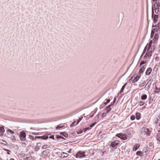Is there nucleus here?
I'll list each match as a JSON object with an SVG mask.
<instances>
[{
	"instance_id": "f257e3e1",
	"label": "nucleus",
	"mask_w": 160,
	"mask_h": 160,
	"mask_svg": "<svg viewBox=\"0 0 160 160\" xmlns=\"http://www.w3.org/2000/svg\"><path fill=\"white\" fill-rule=\"evenodd\" d=\"M141 133L142 135H146V136H149L150 135L151 131L148 128L146 127H143L140 130Z\"/></svg>"
},
{
	"instance_id": "f03ea898",
	"label": "nucleus",
	"mask_w": 160,
	"mask_h": 160,
	"mask_svg": "<svg viewBox=\"0 0 160 160\" xmlns=\"http://www.w3.org/2000/svg\"><path fill=\"white\" fill-rule=\"evenodd\" d=\"M85 152H82L81 151H79L76 154V157L77 158H81L84 157L86 155L85 154Z\"/></svg>"
},
{
	"instance_id": "7ed1b4c3",
	"label": "nucleus",
	"mask_w": 160,
	"mask_h": 160,
	"mask_svg": "<svg viewBox=\"0 0 160 160\" xmlns=\"http://www.w3.org/2000/svg\"><path fill=\"white\" fill-rule=\"evenodd\" d=\"M153 6H152V17L153 18V22L156 23L158 21V15L155 14L154 17H153V14H154V10H153Z\"/></svg>"
},
{
	"instance_id": "20e7f679",
	"label": "nucleus",
	"mask_w": 160,
	"mask_h": 160,
	"mask_svg": "<svg viewBox=\"0 0 160 160\" xmlns=\"http://www.w3.org/2000/svg\"><path fill=\"white\" fill-rule=\"evenodd\" d=\"M118 143L119 141L116 140L115 141H113L111 142L110 146L116 149L117 148V146L118 144Z\"/></svg>"
},
{
	"instance_id": "39448f33",
	"label": "nucleus",
	"mask_w": 160,
	"mask_h": 160,
	"mask_svg": "<svg viewBox=\"0 0 160 160\" xmlns=\"http://www.w3.org/2000/svg\"><path fill=\"white\" fill-rule=\"evenodd\" d=\"M26 137V133L24 131H22L20 132V139L21 140L24 141V138H25Z\"/></svg>"
},
{
	"instance_id": "423d86ee",
	"label": "nucleus",
	"mask_w": 160,
	"mask_h": 160,
	"mask_svg": "<svg viewBox=\"0 0 160 160\" xmlns=\"http://www.w3.org/2000/svg\"><path fill=\"white\" fill-rule=\"evenodd\" d=\"M50 150L49 149H47L43 151L42 153V156L45 157L47 156L50 152Z\"/></svg>"
},
{
	"instance_id": "0eeeda50",
	"label": "nucleus",
	"mask_w": 160,
	"mask_h": 160,
	"mask_svg": "<svg viewBox=\"0 0 160 160\" xmlns=\"http://www.w3.org/2000/svg\"><path fill=\"white\" fill-rule=\"evenodd\" d=\"M146 65H144L142 66H141V68L140 69L139 71V72H138V73L139 74H142V73L144 72L145 70V69L146 68Z\"/></svg>"
},
{
	"instance_id": "6e6552de",
	"label": "nucleus",
	"mask_w": 160,
	"mask_h": 160,
	"mask_svg": "<svg viewBox=\"0 0 160 160\" xmlns=\"http://www.w3.org/2000/svg\"><path fill=\"white\" fill-rule=\"evenodd\" d=\"M152 43V41H151L149 43L148 47V50L146 53L145 54V55L144 56V58L145 59L146 58H147L148 56V50H150V48L151 47V45Z\"/></svg>"
},
{
	"instance_id": "1a4fd4ad",
	"label": "nucleus",
	"mask_w": 160,
	"mask_h": 160,
	"mask_svg": "<svg viewBox=\"0 0 160 160\" xmlns=\"http://www.w3.org/2000/svg\"><path fill=\"white\" fill-rule=\"evenodd\" d=\"M159 37L158 32L156 33L154 37L153 38V41L154 42H156L158 39Z\"/></svg>"
},
{
	"instance_id": "9d476101",
	"label": "nucleus",
	"mask_w": 160,
	"mask_h": 160,
	"mask_svg": "<svg viewBox=\"0 0 160 160\" xmlns=\"http://www.w3.org/2000/svg\"><path fill=\"white\" fill-rule=\"evenodd\" d=\"M152 71V69L151 68H148L146 72H145V74L146 75H149L150 74L151 72Z\"/></svg>"
},
{
	"instance_id": "9b49d317",
	"label": "nucleus",
	"mask_w": 160,
	"mask_h": 160,
	"mask_svg": "<svg viewBox=\"0 0 160 160\" xmlns=\"http://www.w3.org/2000/svg\"><path fill=\"white\" fill-rule=\"evenodd\" d=\"M155 123L158 125L160 126V115L159 116L155 121Z\"/></svg>"
},
{
	"instance_id": "f8f14e48",
	"label": "nucleus",
	"mask_w": 160,
	"mask_h": 160,
	"mask_svg": "<svg viewBox=\"0 0 160 160\" xmlns=\"http://www.w3.org/2000/svg\"><path fill=\"white\" fill-rule=\"evenodd\" d=\"M141 77V74L137 76L132 81V83H134L137 82Z\"/></svg>"
},
{
	"instance_id": "ddd939ff",
	"label": "nucleus",
	"mask_w": 160,
	"mask_h": 160,
	"mask_svg": "<svg viewBox=\"0 0 160 160\" xmlns=\"http://www.w3.org/2000/svg\"><path fill=\"white\" fill-rule=\"evenodd\" d=\"M140 147V145L139 144H137L133 146V150L134 151H136Z\"/></svg>"
},
{
	"instance_id": "4468645a",
	"label": "nucleus",
	"mask_w": 160,
	"mask_h": 160,
	"mask_svg": "<svg viewBox=\"0 0 160 160\" xmlns=\"http://www.w3.org/2000/svg\"><path fill=\"white\" fill-rule=\"evenodd\" d=\"M111 108L110 107L107 106L105 108L104 110L108 113L111 111Z\"/></svg>"
},
{
	"instance_id": "2eb2a0df",
	"label": "nucleus",
	"mask_w": 160,
	"mask_h": 160,
	"mask_svg": "<svg viewBox=\"0 0 160 160\" xmlns=\"http://www.w3.org/2000/svg\"><path fill=\"white\" fill-rule=\"evenodd\" d=\"M68 156V154L63 152L61 154V157L62 158H64L67 157Z\"/></svg>"
},
{
	"instance_id": "dca6fc26",
	"label": "nucleus",
	"mask_w": 160,
	"mask_h": 160,
	"mask_svg": "<svg viewBox=\"0 0 160 160\" xmlns=\"http://www.w3.org/2000/svg\"><path fill=\"white\" fill-rule=\"evenodd\" d=\"M127 84V83H125L122 87V88L121 89L120 92L119 94H121L122 92L123 91L124 89L126 87V85Z\"/></svg>"
},
{
	"instance_id": "f3484780",
	"label": "nucleus",
	"mask_w": 160,
	"mask_h": 160,
	"mask_svg": "<svg viewBox=\"0 0 160 160\" xmlns=\"http://www.w3.org/2000/svg\"><path fill=\"white\" fill-rule=\"evenodd\" d=\"M147 96L146 94H142L141 96V98L142 100L144 101V100H145V99H147Z\"/></svg>"
},
{
	"instance_id": "a211bd4d",
	"label": "nucleus",
	"mask_w": 160,
	"mask_h": 160,
	"mask_svg": "<svg viewBox=\"0 0 160 160\" xmlns=\"http://www.w3.org/2000/svg\"><path fill=\"white\" fill-rule=\"evenodd\" d=\"M156 138L157 141H159L160 142V131L158 132V133L157 134Z\"/></svg>"
},
{
	"instance_id": "6ab92c4d",
	"label": "nucleus",
	"mask_w": 160,
	"mask_h": 160,
	"mask_svg": "<svg viewBox=\"0 0 160 160\" xmlns=\"http://www.w3.org/2000/svg\"><path fill=\"white\" fill-rule=\"evenodd\" d=\"M141 114L139 113H136V118L137 120H139L140 118Z\"/></svg>"
},
{
	"instance_id": "aec40b11",
	"label": "nucleus",
	"mask_w": 160,
	"mask_h": 160,
	"mask_svg": "<svg viewBox=\"0 0 160 160\" xmlns=\"http://www.w3.org/2000/svg\"><path fill=\"white\" fill-rule=\"evenodd\" d=\"M40 137H41L40 139H44V140L48 138V135H43V136H40Z\"/></svg>"
},
{
	"instance_id": "412c9836",
	"label": "nucleus",
	"mask_w": 160,
	"mask_h": 160,
	"mask_svg": "<svg viewBox=\"0 0 160 160\" xmlns=\"http://www.w3.org/2000/svg\"><path fill=\"white\" fill-rule=\"evenodd\" d=\"M155 32V28H153L151 31V38H152Z\"/></svg>"
},
{
	"instance_id": "4be33fe9",
	"label": "nucleus",
	"mask_w": 160,
	"mask_h": 160,
	"mask_svg": "<svg viewBox=\"0 0 160 160\" xmlns=\"http://www.w3.org/2000/svg\"><path fill=\"white\" fill-rule=\"evenodd\" d=\"M156 90L154 91L155 93H158L160 92V87L158 88L156 86H155Z\"/></svg>"
},
{
	"instance_id": "5701e85b",
	"label": "nucleus",
	"mask_w": 160,
	"mask_h": 160,
	"mask_svg": "<svg viewBox=\"0 0 160 160\" xmlns=\"http://www.w3.org/2000/svg\"><path fill=\"white\" fill-rule=\"evenodd\" d=\"M122 139L123 140H126L127 139V136L125 134H123L122 135Z\"/></svg>"
},
{
	"instance_id": "b1692460",
	"label": "nucleus",
	"mask_w": 160,
	"mask_h": 160,
	"mask_svg": "<svg viewBox=\"0 0 160 160\" xmlns=\"http://www.w3.org/2000/svg\"><path fill=\"white\" fill-rule=\"evenodd\" d=\"M136 154L139 156H142L143 155V152L141 151H138L136 152Z\"/></svg>"
},
{
	"instance_id": "393cba45",
	"label": "nucleus",
	"mask_w": 160,
	"mask_h": 160,
	"mask_svg": "<svg viewBox=\"0 0 160 160\" xmlns=\"http://www.w3.org/2000/svg\"><path fill=\"white\" fill-rule=\"evenodd\" d=\"M152 54V51H151L148 50V57L149 58H150V57L151 56Z\"/></svg>"
},
{
	"instance_id": "a878e982",
	"label": "nucleus",
	"mask_w": 160,
	"mask_h": 160,
	"mask_svg": "<svg viewBox=\"0 0 160 160\" xmlns=\"http://www.w3.org/2000/svg\"><path fill=\"white\" fill-rule=\"evenodd\" d=\"M155 12L157 14H158V12H160V8L155 7Z\"/></svg>"
},
{
	"instance_id": "bb28decb",
	"label": "nucleus",
	"mask_w": 160,
	"mask_h": 160,
	"mask_svg": "<svg viewBox=\"0 0 160 160\" xmlns=\"http://www.w3.org/2000/svg\"><path fill=\"white\" fill-rule=\"evenodd\" d=\"M123 133H118L116 135V136L121 139L122 137V135Z\"/></svg>"
},
{
	"instance_id": "cd10ccee",
	"label": "nucleus",
	"mask_w": 160,
	"mask_h": 160,
	"mask_svg": "<svg viewBox=\"0 0 160 160\" xmlns=\"http://www.w3.org/2000/svg\"><path fill=\"white\" fill-rule=\"evenodd\" d=\"M150 84L148 83V82H147L145 85V88L148 89L150 88Z\"/></svg>"
},
{
	"instance_id": "c85d7f7f",
	"label": "nucleus",
	"mask_w": 160,
	"mask_h": 160,
	"mask_svg": "<svg viewBox=\"0 0 160 160\" xmlns=\"http://www.w3.org/2000/svg\"><path fill=\"white\" fill-rule=\"evenodd\" d=\"M145 103V102L144 100L141 101L139 102V104L140 106L143 105Z\"/></svg>"
},
{
	"instance_id": "c756f323",
	"label": "nucleus",
	"mask_w": 160,
	"mask_h": 160,
	"mask_svg": "<svg viewBox=\"0 0 160 160\" xmlns=\"http://www.w3.org/2000/svg\"><path fill=\"white\" fill-rule=\"evenodd\" d=\"M7 133L9 132L10 133H11L12 134H13L14 133V132L10 129H8L7 130Z\"/></svg>"
},
{
	"instance_id": "7c9ffc66",
	"label": "nucleus",
	"mask_w": 160,
	"mask_h": 160,
	"mask_svg": "<svg viewBox=\"0 0 160 160\" xmlns=\"http://www.w3.org/2000/svg\"><path fill=\"white\" fill-rule=\"evenodd\" d=\"M60 134H62V135H63L64 137H65L66 138H67L68 136V134L66 132H62Z\"/></svg>"
},
{
	"instance_id": "2f4dec72",
	"label": "nucleus",
	"mask_w": 160,
	"mask_h": 160,
	"mask_svg": "<svg viewBox=\"0 0 160 160\" xmlns=\"http://www.w3.org/2000/svg\"><path fill=\"white\" fill-rule=\"evenodd\" d=\"M146 61H142L140 64V66L141 67L143 64L146 63Z\"/></svg>"
},
{
	"instance_id": "473e14b6",
	"label": "nucleus",
	"mask_w": 160,
	"mask_h": 160,
	"mask_svg": "<svg viewBox=\"0 0 160 160\" xmlns=\"http://www.w3.org/2000/svg\"><path fill=\"white\" fill-rule=\"evenodd\" d=\"M0 131L2 132V133L5 132V130L4 128V126L0 127Z\"/></svg>"
},
{
	"instance_id": "72a5a7b5",
	"label": "nucleus",
	"mask_w": 160,
	"mask_h": 160,
	"mask_svg": "<svg viewBox=\"0 0 160 160\" xmlns=\"http://www.w3.org/2000/svg\"><path fill=\"white\" fill-rule=\"evenodd\" d=\"M91 129V128L89 127H88L85 128H83V131L84 132H85L87 130H89Z\"/></svg>"
},
{
	"instance_id": "f704fd0d",
	"label": "nucleus",
	"mask_w": 160,
	"mask_h": 160,
	"mask_svg": "<svg viewBox=\"0 0 160 160\" xmlns=\"http://www.w3.org/2000/svg\"><path fill=\"white\" fill-rule=\"evenodd\" d=\"M83 117H81L77 121V125L78 124V123L81 121L82 120V119Z\"/></svg>"
},
{
	"instance_id": "c9c22d12",
	"label": "nucleus",
	"mask_w": 160,
	"mask_h": 160,
	"mask_svg": "<svg viewBox=\"0 0 160 160\" xmlns=\"http://www.w3.org/2000/svg\"><path fill=\"white\" fill-rule=\"evenodd\" d=\"M48 145H44L42 146V149H46L48 148Z\"/></svg>"
},
{
	"instance_id": "e433bc0d",
	"label": "nucleus",
	"mask_w": 160,
	"mask_h": 160,
	"mask_svg": "<svg viewBox=\"0 0 160 160\" xmlns=\"http://www.w3.org/2000/svg\"><path fill=\"white\" fill-rule=\"evenodd\" d=\"M3 149L4 150H5V151H8V152H7V154H8V155H10V153L9 152H10L11 151L10 150H9L8 149H5V148H4Z\"/></svg>"
},
{
	"instance_id": "4c0bfd02",
	"label": "nucleus",
	"mask_w": 160,
	"mask_h": 160,
	"mask_svg": "<svg viewBox=\"0 0 160 160\" xmlns=\"http://www.w3.org/2000/svg\"><path fill=\"white\" fill-rule=\"evenodd\" d=\"M156 7L160 8V2L159 1L158 2L157 5H156Z\"/></svg>"
},
{
	"instance_id": "58836bf2",
	"label": "nucleus",
	"mask_w": 160,
	"mask_h": 160,
	"mask_svg": "<svg viewBox=\"0 0 160 160\" xmlns=\"http://www.w3.org/2000/svg\"><path fill=\"white\" fill-rule=\"evenodd\" d=\"M11 138L12 140H16V138L14 135H12L11 137Z\"/></svg>"
},
{
	"instance_id": "ea45409f",
	"label": "nucleus",
	"mask_w": 160,
	"mask_h": 160,
	"mask_svg": "<svg viewBox=\"0 0 160 160\" xmlns=\"http://www.w3.org/2000/svg\"><path fill=\"white\" fill-rule=\"evenodd\" d=\"M116 101V98L115 97L114 98V100L111 103V105H113L115 102Z\"/></svg>"
},
{
	"instance_id": "a19ab883",
	"label": "nucleus",
	"mask_w": 160,
	"mask_h": 160,
	"mask_svg": "<svg viewBox=\"0 0 160 160\" xmlns=\"http://www.w3.org/2000/svg\"><path fill=\"white\" fill-rule=\"evenodd\" d=\"M75 123H76V121H74L70 125V127H73L75 125Z\"/></svg>"
},
{
	"instance_id": "79ce46f5",
	"label": "nucleus",
	"mask_w": 160,
	"mask_h": 160,
	"mask_svg": "<svg viewBox=\"0 0 160 160\" xmlns=\"http://www.w3.org/2000/svg\"><path fill=\"white\" fill-rule=\"evenodd\" d=\"M156 67H157V65H156L153 69V71H155L156 72H157L158 70V68L157 67L156 68Z\"/></svg>"
},
{
	"instance_id": "37998d69",
	"label": "nucleus",
	"mask_w": 160,
	"mask_h": 160,
	"mask_svg": "<svg viewBox=\"0 0 160 160\" xmlns=\"http://www.w3.org/2000/svg\"><path fill=\"white\" fill-rule=\"evenodd\" d=\"M64 127V126H58L56 128V129H60V128H63Z\"/></svg>"
},
{
	"instance_id": "c03bdc74",
	"label": "nucleus",
	"mask_w": 160,
	"mask_h": 160,
	"mask_svg": "<svg viewBox=\"0 0 160 160\" xmlns=\"http://www.w3.org/2000/svg\"><path fill=\"white\" fill-rule=\"evenodd\" d=\"M96 122H95L90 125V128H91L93 127L96 124Z\"/></svg>"
},
{
	"instance_id": "a18cd8bd",
	"label": "nucleus",
	"mask_w": 160,
	"mask_h": 160,
	"mask_svg": "<svg viewBox=\"0 0 160 160\" xmlns=\"http://www.w3.org/2000/svg\"><path fill=\"white\" fill-rule=\"evenodd\" d=\"M147 45H146L145 47L142 52V54H143L145 53L147 48Z\"/></svg>"
},
{
	"instance_id": "49530a36",
	"label": "nucleus",
	"mask_w": 160,
	"mask_h": 160,
	"mask_svg": "<svg viewBox=\"0 0 160 160\" xmlns=\"http://www.w3.org/2000/svg\"><path fill=\"white\" fill-rule=\"evenodd\" d=\"M107 114V113L106 112H104L102 114V118L104 117Z\"/></svg>"
},
{
	"instance_id": "de8ad7c7",
	"label": "nucleus",
	"mask_w": 160,
	"mask_h": 160,
	"mask_svg": "<svg viewBox=\"0 0 160 160\" xmlns=\"http://www.w3.org/2000/svg\"><path fill=\"white\" fill-rule=\"evenodd\" d=\"M130 119L132 120H133L135 119V116H132L130 117Z\"/></svg>"
},
{
	"instance_id": "09e8293b",
	"label": "nucleus",
	"mask_w": 160,
	"mask_h": 160,
	"mask_svg": "<svg viewBox=\"0 0 160 160\" xmlns=\"http://www.w3.org/2000/svg\"><path fill=\"white\" fill-rule=\"evenodd\" d=\"M84 131L83 130H80L78 132H77V133L78 134H81V133H82Z\"/></svg>"
},
{
	"instance_id": "8fccbe9b",
	"label": "nucleus",
	"mask_w": 160,
	"mask_h": 160,
	"mask_svg": "<svg viewBox=\"0 0 160 160\" xmlns=\"http://www.w3.org/2000/svg\"><path fill=\"white\" fill-rule=\"evenodd\" d=\"M159 29V28L158 27H157L156 28H155V32H158V30Z\"/></svg>"
},
{
	"instance_id": "3c124183",
	"label": "nucleus",
	"mask_w": 160,
	"mask_h": 160,
	"mask_svg": "<svg viewBox=\"0 0 160 160\" xmlns=\"http://www.w3.org/2000/svg\"><path fill=\"white\" fill-rule=\"evenodd\" d=\"M32 159V158L29 157H26V158L25 159H27L28 160H31Z\"/></svg>"
},
{
	"instance_id": "603ef678",
	"label": "nucleus",
	"mask_w": 160,
	"mask_h": 160,
	"mask_svg": "<svg viewBox=\"0 0 160 160\" xmlns=\"http://www.w3.org/2000/svg\"><path fill=\"white\" fill-rule=\"evenodd\" d=\"M63 138V139H64L63 137H62L60 136H57V138Z\"/></svg>"
},
{
	"instance_id": "864d4df0",
	"label": "nucleus",
	"mask_w": 160,
	"mask_h": 160,
	"mask_svg": "<svg viewBox=\"0 0 160 160\" xmlns=\"http://www.w3.org/2000/svg\"><path fill=\"white\" fill-rule=\"evenodd\" d=\"M155 2L154 3V8H155L156 7V5H157V3L158 2Z\"/></svg>"
},
{
	"instance_id": "5fc2aeb1",
	"label": "nucleus",
	"mask_w": 160,
	"mask_h": 160,
	"mask_svg": "<svg viewBox=\"0 0 160 160\" xmlns=\"http://www.w3.org/2000/svg\"><path fill=\"white\" fill-rule=\"evenodd\" d=\"M49 138H52L54 139V137L53 135H52L49 137Z\"/></svg>"
},
{
	"instance_id": "6e6d98bb",
	"label": "nucleus",
	"mask_w": 160,
	"mask_h": 160,
	"mask_svg": "<svg viewBox=\"0 0 160 160\" xmlns=\"http://www.w3.org/2000/svg\"><path fill=\"white\" fill-rule=\"evenodd\" d=\"M35 139H36V138L40 139L41 137H40V136H35Z\"/></svg>"
},
{
	"instance_id": "4d7b16f0",
	"label": "nucleus",
	"mask_w": 160,
	"mask_h": 160,
	"mask_svg": "<svg viewBox=\"0 0 160 160\" xmlns=\"http://www.w3.org/2000/svg\"><path fill=\"white\" fill-rule=\"evenodd\" d=\"M110 99H108L106 101L107 103H108L109 102H110Z\"/></svg>"
},
{
	"instance_id": "13d9d810",
	"label": "nucleus",
	"mask_w": 160,
	"mask_h": 160,
	"mask_svg": "<svg viewBox=\"0 0 160 160\" xmlns=\"http://www.w3.org/2000/svg\"><path fill=\"white\" fill-rule=\"evenodd\" d=\"M39 148H35V151H38V150H39Z\"/></svg>"
},
{
	"instance_id": "bf43d9fd",
	"label": "nucleus",
	"mask_w": 160,
	"mask_h": 160,
	"mask_svg": "<svg viewBox=\"0 0 160 160\" xmlns=\"http://www.w3.org/2000/svg\"><path fill=\"white\" fill-rule=\"evenodd\" d=\"M3 133H2V132L0 131V136H3Z\"/></svg>"
},
{
	"instance_id": "052dcab7",
	"label": "nucleus",
	"mask_w": 160,
	"mask_h": 160,
	"mask_svg": "<svg viewBox=\"0 0 160 160\" xmlns=\"http://www.w3.org/2000/svg\"><path fill=\"white\" fill-rule=\"evenodd\" d=\"M159 57H157L155 58V59L156 60V61H158L159 59Z\"/></svg>"
},
{
	"instance_id": "680f3d73",
	"label": "nucleus",
	"mask_w": 160,
	"mask_h": 160,
	"mask_svg": "<svg viewBox=\"0 0 160 160\" xmlns=\"http://www.w3.org/2000/svg\"><path fill=\"white\" fill-rule=\"evenodd\" d=\"M95 113V112L94 113H93V114H92V115H90V118H92L94 115V113Z\"/></svg>"
},
{
	"instance_id": "e2e57ef3",
	"label": "nucleus",
	"mask_w": 160,
	"mask_h": 160,
	"mask_svg": "<svg viewBox=\"0 0 160 160\" xmlns=\"http://www.w3.org/2000/svg\"><path fill=\"white\" fill-rule=\"evenodd\" d=\"M160 27V23H158V24L157 25V27H158L159 28Z\"/></svg>"
},
{
	"instance_id": "0e129e2a",
	"label": "nucleus",
	"mask_w": 160,
	"mask_h": 160,
	"mask_svg": "<svg viewBox=\"0 0 160 160\" xmlns=\"http://www.w3.org/2000/svg\"><path fill=\"white\" fill-rule=\"evenodd\" d=\"M72 149H70L68 151V153H70L71 152V151Z\"/></svg>"
},
{
	"instance_id": "69168bd1",
	"label": "nucleus",
	"mask_w": 160,
	"mask_h": 160,
	"mask_svg": "<svg viewBox=\"0 0 160 160\" xmlns=\"http://www.w3.org/2000/svg\"><path fill=\"white\" fill-rule=\"evenodd\" d=\"M112 105H111V104H110L108 106V107H110L111 106H112Z\"/></svg>"
},
{
	"instance_id": "338daca9",
	"label": "nucleus",
	"mask_w": 160,
	"mask_h": 160,
	"mask_svg": "<svg viewBox=\"0 0 160 160\" xmlns=\"http://www.w3.org/2000/svg\"><path fill=\"white\" fill-rule=\"evenodd\" d=\"M112 105H111V104H110L108 106V107H110L111 106H112Z\"/></svg>"
},
{
	"instance_id": "774afa93",
	"label": "nucleus",
	"mask_w": 160,
	"mask_h": 160,
	"mask_svg": "<svg viewBox=\"0 0 160 160\" xmlns=\"http://www.w3.org/2000/svg\"><path fill=\"white\" fill-rule=\"evenodd\" d=\"M40 145V143H38L37 144V145L38 146H39V145Z\"/></svg>"
}]
</instances>
